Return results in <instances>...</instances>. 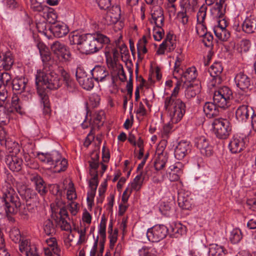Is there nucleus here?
Segmentation results:
<instances>
[{
	"mask_svg": "<svg viewBox=\"0 0 256 256\" xmlns=\"http://www.w3.org/2000/svg\"><path fill=\"white\" fill-rule=\"evenodd\" d=\"M168 232V229L165 226L156 225L148 230L146 235L150 241L158 242L166 238Z\"/></svg>",
	"mask_w": 256,
	"mask_h": 256,
	"instance_id": "obj_10",
	"label": "nucleus"
},
{
	"mask_svg": "<svg viewBox=\"0 0 256 256\" xmlns=\"http://www.w3.org/2000/svg\"><path fill=\"white\" fill-rule=\"evenodd\" d=\"M86 36V34H81L78 31L72 32L68 36L70 43L71 45L77 44L78 46V49L79 50V48L82 46Z\"/></svg>",
	"mask_w": 256,
	"mask_h": 256,
	"instance_id": "obj_24",
	"label": "nucleus"
},
{
	"mask_svg": "<svg viewBox=\"0 0 256 256\" xmlns=\"http://www.w3.org/2000/svg\"><path fill=\"white\" fill-rule=\"evenodd\" d=\"M194 144L203 156H208L212 154V146L210 145L206 137L201 136L196 138L194 140Z\"/></svg>",
	"mask_w": 256,
	"mask_h": 256,
	"instance_id": "obj_14",
	"label": "nucleus"
},
{
	"mask_svg": "<svg viewBox=\"0 0 256 256\" xmlns=\"http://www.w3.org/2000/svg\"><path fill=\"white\" fill-rule=\"evenodd\" d=\"M76 80H78L79 84H84V80L88 78L86 72L84 70L80 68H78L76 69Z\"/></svg>",
	"mask_w": 256,
	"mask_h": 256,
	"instance_id": "obj_41",
	"label": "nucleus"
},
{
	"mask_svg": "<svg viewBox=\"0 0 256 256\" xmlns=\"http://www.w3.org/2000/svg\"><path fill=\"white\" fill-rule=\"evenodd\" d=\"M232 98V90L227 86H224L214 92L213 102H206L204 106V111L210 118L218 114V107L226 108L230 106V101Z\"/></svg>",
	"mask_w": 256,
	"mask_h": 256,
	"instance_id": "obj_2",
	"label": "nucleus"
},
{
	"mask_svg": "<svg viewBox=\"0 0 256 256\" xmlns=\"http://www.w3.org/2000/svg\"><path fill=\"white\" fill-rule=\"evenodd\" d=\"M64 85L70 92H74L77 90L76 84L72 80L65 82Z\"/></svg>",
	"mask_w": 256,
	"mask_h": 256,
	"instance_id": "obj_54",
	"label": "nucleus"
},
{
	"mask_svg": "<svg viewBox=\"0 0 256 256\" xmlns=\"http://www.w3.org/2000/svg\"><path fill=\"white\" fill-rule=\"evenodd\" d=\"M196 72L195 68H189L183 73L182 82H184V84H192L191 82L194 80L196 78L197 74Z\"/></svg>",
	"mask_w": 256,
	"mask_h": 256,
	"instance_id": "obj_30",
	"label": "nucleus"
},
{
	"mask_svg": "<svg viewBox=\"0 0 256 256\" xmlns=\"http://www.w3.org/2000/svg\"><path fill=\"white\" fill-rule=\"evenodd\" d=\"M107 12L103 18L104 24L111 25L116 24L120 17V8L118 5L112 6L106 10Z\"/></svg>",
	"mask_w": 256,
	"mask_h": 256,
	"instance_id": "obj_13",
	"label": "nucleus"
},
{
	"mask_svg": "<svg viewBox=\"0 0 256 256\" xmlns=\"http://www.w3.org/2000/svg\"><path fill=\"white\" fill-rule=\"evenodd\" d=\"M50 156L51 157L50 166L54 165L56 162H58L62 159L60 154L56 151L53 152L52 154H50Z\"/></svg>",
	"mask_w": 256,
	"mask_h": 256,
	"instance_id": "obj_51",
	"label": "nucleus"
},
{
	"mask_svg": "<svg viewBox=\"0 0 256 256\" xmlns=\"http://www.w3.org/2000/svg\"><path fill=\"white\" fill-rule=\"evenodd\" d=\"M51 30L54 36L58 38H62L65 36L68 32V29L64 24L56 23L51 28Z\"/></svg>",
	"mask_w": 256,
	"mask_h": 256,
	"instance_id": "obj_28",
	"label": "nucleus"
},
{
	"mask_svg": "<svg viewBox=\"0 0 256 256\" xmlns=\"http://www.w3.org/2000/svg\"><path fill=\"white\" fill-rule=\"evenodd\" d=\"M92 78L97 82L112 80L114 83V76L110 74L108 71L103 66H96L91 70Z\"/></svg>",
	"mask_w": 256,
	"mask_h": 256,
	"instance_id": "obj_12",
	"label": "nucleus"
},
{
	"mask_svg": "<svg viewBox=\"0 0 256 256\" xmlns=\"http://www.w3.org/2000/svg\"><path fill=\"white\" fill-rule=\"evenodd\" d=\"M152 20L156 27L164 26V18L162 8L158 6H154L151 10Z\"/></svg>",
	"mask_w": 256,
	"mask_h": 256,
	"instance_id": "obj_22",
	"label": "nucleus"
},
{
	"mask_svg": "<svg viewBox=\"0 0 256 256\" xmlns=\"http://www.w3.org/2000/svg\"><path fill=\"white\" fill-rule=\"evenodd\" d=\"M37 204L34 202H26V204L24 203L22 204L20 202V198L16 194L14 190L11 205L13 208H16L14 214L18 211L19 214L22 219L28 220L29 218V214L34 212L36 211Z\"/></svg>",
	"mask_w": 256,
	"mask_h": 256,
	"instance_id": "obj_5",
	"label": "nucleus"
},
{
	"mask_svg": "<svg viewBox=\"0 0 256 256\" xmlns=\"http://www.w3.org/2000/svg\"><path fill=\"white\" fill-rule=\"evenodd\" d=\"M7 8L14 10L18 7V4L16 0H4Z\"/></svg>",
	"mask_w": 256,
	"mask_h": 256,
	"instance_id": "obj_60",
	"label": "nucleus"
},
{
	"mask_svg": "<svg viewBox=\"0 0 256 256\" xmlns=\"http://www.w3.org/2000/svg\"><path fill=\"white\" fill-rule=\"evenodd\" d=\"M38 48L44 64L45 65L49 64L52 60V54L48 48L42 42L38 43Z\"/></svg>",
	"mask_w": 256,
	"mask_h": 256,
	"instance_id": "obj_25",
	"label": "nucleus"
},
{
	"mask_svg": "<svg viewBox=\"0 0 256 256\" xmlns=\"http://www.w3.org/2000/svg\"><path fill=\"white\" fill-rule=\"evenodd\" d=\"M78 232L80 234V238L78 242V244L80 245L85 241V235L86 230V228L78 230Z\"/></svg>",
	"mask_w": 256,
	"mask_h": 256,
	"instance_id": "obj_62",
	"label": "nucleus"
},
{
	"mask_svg": "<svg viewBox=\"0 0 256 256\" xmlns=\"http://www.w3.org/2000/svg\"><path fill=\"white\" fill-rule=\"evenodd\" d=\"M8 94L5 89L0 90V106H6L8 104H10L8 100Z\"/></svg>",
	"mask_w": 256,
	"mask_h": 256,
	"instance_id": "obj_43",
	"label": "nucleus"
},
{
	"mask_svg": "<svg viewBox=\"0 0 256 256\" xmlns=\"http://www.w3.org/2000/svg\"><path fill=\"white\" fill-rule=\"evenodd\" d=\"M118 67L120 68V70L118 72V74L120 75L119 78L121 82H124L126 80V76L124 72L122 66V64H120Z\"/></svg>",
	"mask_w": 256,
	"mask_h": 256,
	"instance_id": "obj_63",
	"label": "nucleus"
},
{
	"mask_svg": "<svg viewBox=\"0 0 256 256\" xmlns=\"http://www.w3.org/2000/svg\"><path fill=\"white\" fill-rule=\"evenodd\" d=\"M112 52L114 60H112L110 58V62L108 64V65L109 66L114 68V65L116 64V60H118V58L119 56V53L118 51L115 48L112 49Z\"/></svg>",
	"mask_w": 256,
	"mask_h": 256,
	"instance_id": "obj_56",
	"label": "nucleus"
},
{
	"mask_svg": "<svg viewBox=\"0 0 256 256\" xmlns=\"http://www.w3.org/2000/svg\"><path fill=\"white\" fill-rule=\"evenodd\" d=\"M11 80L10 75L8 72H2L0 71V88L4 86V87L7 86L10 83Z\"/></svg>",
	"mask_w": 256,
	"mask_h": 256,
	"instance_id": "obj_40",
	"label": "nucleus"
},
{
	"mask_svg": "<svg viewBox=\"0 0 256 256\" xmlns=\"http://www.w3.org/2000/svg\"><path fill=\"white\" fill-rule=\"evenodd\" d=\"M14 59L9 53L4 54L0 51V68H3L6 70H10L13 64Z\"/></svg>",
	"mask_w": 256,
	"mask_h": 256,
	"instance_id": "obj_27",
	"label": "nucleus"
},
{
	"mask_svg": "<svg viewBox=\"0 0 256 256\" xmlns=\"http://www.w3.org/2000/svg\"><path fill=\"white\" fill-rule=\"evenodd\" d=\"M186 86L184 96L187 99H190L195 97L197 94L200 92V86L198 84H184Z\"/></svg>",
	"mask_w": 256,
	"mask_h": 256,
	"instance_id": "obj_29",
	"label": "nucleus"
},
{
	"mask_svg": "<svg viewBox=\"0 0 256 256\" xmlns=\"http://www.w3.org/2000/svg\"><path fill=\"white\" fill-rule=\"evenodd\" d=\"M20 99L17 96L13 97L12 98L11 107L14 108V110H15L17 112L22 114L23 111L22 108L19 104Z\"/></svg>",
	"mask_w": 256,
	"mask_h": 256,
	"instance_id": "obj_45",
	"label": "nucleus"
},
{
	"mask_svg": "<svg viewBox=\"0 0 256 256\" xmlns=\"http://www.w3.org/2000/svg\"><path fill=\"white\" fill-rule=\"evenodd\" d=\"M236 116L242 122H246L250 116L252 126L256 132V112H254L252 107L244 104L240 106L236 112Z\"/></svg>",
	"mask_w": 256,
	"mask_h": 256,
	"instance_id": "obj_8",
	"label": "nucleus"
},
{
	"mask_svg": "<svg viewBox=\"0 0 256 256\" xmlns=\"http://www.w3.org/2000/svg\"><path fill=\"white\" fill-rule=\"evenodd\" d=\"M102 161L104 162H108L110 160V154L108 150H106L104 146L102 148Z\"/></svg>",
	"mask_w": 256,
	"mask_h": 256,
	"instance_id": "obj_61",
	"label": "nucleus"
},
{
	"mask_svg": "<svg viewBox=\"0 0 256 256\" xmlns=\"http://www.w3.org/2000/svg\"><path fill=\"white\" fill-rule=\"evenodd\" d=\"M0 142L2 144H4L10 153L16 154L20 152V146L18 143L12 142L10 139H6L0 134Z\"/></svg>",
	"mask_w": 256,
	"mask_h": 256,
	"instance_id": "obj_26",
	"label": "nucleus"
},
{
	"mask_svg": "<svg viewBox=\"0 0 256 256\" xmlns=\"http://www.w3.org/2000/svg\"><path fill=\"white\" fill-rule=\"evenodd\" d=\"M214 30L216 36L222 41H227L230 37V32L226 28H214Z\"/></svg>",
	"mask_w": 256,
	"mask_h": 256,
	"instance_id": "obj_32",
	"label": "nucleus"
},
{
	"mask_svg": "<svg viewBox=\"0 0 256 256\" xmlns=\"http://www.w3.org/2000/svg\"><path fill=\"white\" fill-rule=\"evenodd\" d=\"M100 8L106 10L111 6V0H96Z\"/></svg>",
	"mask_w": 256,
	"mask_h": 256,
	"instance_id": "obj_49",
	"label": "nucleus"
},
{
	"mask_svg": "<svg viewBox=\"0 0 256 256\" xmlns=\"http://www.w3.org/2000/svg\"><path fill=\"white\" fill-rule=\"evenodd\" d=\"M59 72L62 78V82H64L65 83L72 80L70 76V74L66 72L64 68H60Z\"/></svg>",
	"mask_w": 256,
	"mask_h": 256,
	"instance_id": "obj_55",
	"label": "nucleus"
},
{
	"mask_svg": "<svg viewBox=\"0 0 256 256\" xmlns=\"http://www.w3.org/2000/svg\"><path fill=\"white\" fill-rule=\"evenodd\" d=\"M164 107L168 112L173 123H178L186 113V104L180 98L167 96L164 100Z\"/></svg>",
	"mask_w": 256,
	"mask_h": 256,
	"instance_id": "obj_4",
	"label": "nucleus"
},
{
	"mask_svg": "<svg viewBox=\"0 0 256 256\" xmlns=\"http://www.w3.org/2000/svg\"><path fill=\"white\" fill-rule=\"evenodd\" d=\"M13 194L14 189L10 188L6 190L2 197H0V219L6 214L7 216L9 214H14L16 208H13L11 205Z\"/></svg>",
	"mask_w": 256,
	"mask_h": 256,
	"instance_id": "obj_6",
	"label": "nucleus"
},
{
	"mask_svg": "<svg viewBox=\"0 0 256 256\" xmlns=\"http://www.w3.org/2000/svg\"><path fill=\"white\" fill-rule=\"evenodd\" d=\"M60 227L62 230L66 231L70 230L72 232L71 226L70 224L65 220V218H62L60 220Z\"/></svg>",
	"mask_w": 256,
	"mask_h": 256,
	"instance_id": "obj_57",
	"label": "nucleus"
},
{
	"mask_svg": "<svg viewBox=\"0 0 256 256\" xmlns=\"http://www.w3.org/2000/svg\"><path fill=\"white\" fill-rule=\"evenodd\" d=\"M44 230L45 234L48 236L55 234L56 229L52 220L48 219L44 222Z\"/></svg>",
	"mask_w": 256,
	"mask_h": 256,
	"instance_id": "obj_37",
	"label": "nucleus"
},
{
	"mask_svg": "<svg viewBox=\"0 0 256 256\" xmlns=\"http://www.w3.org/2000/svg\"><path fill=\"white\" fill-rule=\"evenodd\" d=\"M225 250L222 246L218 244L212 245L208 248V254L212 256H222L225 254Z\"/></svg>",
	"mask_w": 256,
	"mask_h": 256,
	"instance_id": "obj_35",
	"label": "nucleus"
},
{
	"mask_svg": "<svg viewBox=\"0 0 256 256\" xmlns=\"http://www.w3.org/2000/svg\"><path fill=\"white\" fill-rule=\"evenodd\" d=\"M202 36L204 37L203 42L205 46L210 47L212 45L213 36L210 33L204 34Z\"/></svg>",
	"mask_w": 256,
	"mask_h": 256,
	"instance_id": "obj_52",
	"label": "nucleus"
},
{
	"mask_svg": "<svg viewBox=\"0 0 256 256\" xmlns=\"http://www.w3.org/2000/svg\"><path fill=\"white\" fill-rule=\"evenodd\" d=\"M50 48L57 57H60L64 62H70L72 59V54L70 48L64 44L56 41L51 45Z\"/></svg>",
	"mask_w": 256,
	"mask_h": 256,
	"instance_id": "obj_11",
	"label": "nucleus"
},
{
	"mask_svg": "<svg viewBox=\"0 0 256 256\" xmlns=\"http://www.w3.org/2000/svg\"><path fill=\"white\" fill-rule=\"evenodd\" d=\"M242 30L248 34H252L256 29V24L250 18H246L242 25Z\"/></svg>",
	"mask_w": 256,
	"mask_h": 256,
	"instance_id": "obj_33",
	"label": "nucleus"
},
{
	"mask_svg": "<svg viewBox=\"0 0 256 256\" xmlns=\"http://www.w3.org/2000/svg\"><path fill=\"white\" fill-rule=\"evenodd\" d=\"M138 174L134 178L133 182L131 184V188L130 189V193L132 192V190L136 191L139 190L142 186L144 177L143 176V171L138 172Z\"/></svg>",
	"mask_w": 256,
	"mask_h": 256,
	"instance_id": "obj_31",
	"label": "nucleus"
},
{
	"mask_svg": "<svg viewBox=\"0 0 256 256\" xmlns=\"http://www.w3.org/2000/svg\"><path fill=\"white\" fill-rule=\"evenodd\" d=\"M10 236L11 240L15 243H18L21 241L20 232L17 228L12 230L10 232Z\"/></svg>",
	"mask_w": 256,
	"mask_h": 256,
	"instance_id": "obj_46",
	"label": "nucleus"
},
{
	"mask_svg": "<svg viewBox=\"0 0 256 256\" xmlns=\"http://www.w3.org/2000/svg\"><path fill=\"white\" fill-rule=\"evenodd\" d=\"M68 162L67 160L63 158L58 162H56L54 164V168L55 170L58 172H60L62 171H64L67 168Z\"/></svg>",
	"mask_w": 256,
	"mask_h": 256,
	"instance_id": "obj_42",
	"label": "nucleus"
},
{
	"mask_svg": "<svg viewBox=\"0 0 256 256\" xmlns=\"http://www.w3.org/2000/svg\"><path fill=\"white\" fill-rule=\"evenodd\" d=\"M34 185L36 190L42 196L45 195L48 192L46 184L43 178L38 174H32L30 178Z\"/></svg>",
	"mask_w": 256,
	"mask_h": 256,
	"instance_id": "obj_21",
	"label": "nucleus"
},
{
	"mask_svg": "<svg viewBox=\"0 0 256 256\" xmlns=\"http://www.w3.org/2000/svg\"><path fill=\"white\" fill-rule=\"evenodd\" d=\"M167 160L168 157L164 156L163 153L158 154L154 163L155 169L156 170H162L164 167Z\"/></svg>",
	"mask_w": 256,
	"mask_h": 256,
	"instance_id": "obj_34",
	"label": "nucleus"
},
{
	"mask_svg": "<svg viewBox=\"0 0 256 256\" xmlns=\"http://www.w3.org/2000/svg\"><path fill=\"white\" fill-rule=\"evenodd\" d=\"M191 152L190 142L186 140L180 142L174 148V156L178 160H182Z\"/></svg>",
	"mask_w": 256,
	"mask_h": 256,
	"instance_id": "obj_17",
	"label": "nucleus"
},
{
	"mask_svg": "<svg viewBox=\"0 0 256 256\" xmlns=\"http://www.w3.org/2000/svg\"><path fill=\"white\" fill-rule=\"evenodd\" d=\"M37 92L43 104V112L45 116H49L51 112L48 95L45 91L46 88L56 90L62 85V80L54 72H46L40 71L36 77Z\"/></svg>",
	"mask_w": 256,
	"mask_h": 256,
	"instance_id": "obj_1",
	"label": "nucleus"
},
{
	"mask_svg": "<svg viewBox=\"0 0 256 256\" xmlns=\"http://www.w3.org/2000/svg\"><path fill=\"white\" fill-rule=\"evenodd\" d=\"M214 131L216 137L220 139H226L232 130L229 121L225 118H215L212 122Z\"/></svg>",
	"mask_w": 256,
	"mask_h": 256,
	"instance_id": "obj_7",
	"label": "nucleus"
},
{
	"mask_svg": "<svg viewBox=\"0 0 256 256\" xmlns=\"http://www.w3.org/2000/svg\"><path fill=\"white\" fill-rule=\"evenodd\" d=\"M154 38L156 41L160 40L164 34V30L162 28V26L156 27V28H154Z\"/></svg>",
	"mask_w": 256,
	"mask_h": 256,
	"instance_id": "obj_47",
	"label": "nucleus"
},
{
	"mask_svg": "<svg viewBox=\"0 0 256 256\" xmlns=\"http://www.w3.org/2000/svg\"><path fill=\"white\" fill-rule=\"evenodd\" d=\"M5 162L9 169L14 172H19L22 169V160L14 154L6 156L5 158Z\"/></svg>",
	"mask_w": 256,
	"mask_h": 256,
	"instance_id": "obj_16",
	"label": "nucleus"
},
{
	"mask_svg": "<svg viewBox=\"0 0 256 256\" xmlns=\"http://www.w3.org/2000/svg\"><path fill=\"white\" fill-rule=\"evenodd\" d=\"M242 238V236L238 232L233 231L232 232L231 237L230 238L232 242L236 244Z\"/></svg>",
	"mask_w": 256,
	"mask_h": 256,
	"instance_id": "obj_58",
	"label": "nucleus"
},
{
	"mask_svg": "<svg viewBox=\"0 0 256 256\" xmlns=\"http://www.w3.org/2000/svg\"><path fill=\"white\" fill-rule=\"evenodd\" d=\"M223 70V68L220 62H216L211 66L210 72L211 76H218L220 75Z\"/></svg>",
	"mask_w": 256,
	"mask_h": 256,
	"instance_id": "obj_38",
	"label": "nucleus"
},
{
	"mask_svg": "<svg viewBox=\"0 0 256 256\" xmlns=\"http://www.w3.org/2000/svg\"><path fill=\"white\" fill-rule=\"evenodd\" d=\"M93 78L88 77L84 80L83 83H80V84L84 88L87 90L92 89L94 86V83Z\"/></svg>",
	"mask_w": 256,
	"mask_h": 256,
	"instance_id": "obj_48",
	"label": "nucleus"
},
{
	"mask_svg": "<svg viewBox=\"0 0 256 256\" xmlns=\"http://www.w3.org/2000/svg\"><path fill=\"white\" fill-rule=\"evenodd\" d=\"M156 249L154 248L143 247L139 250L140 256H157Z\"/></svg>",
	"mask_w": 256,
	"mask_h": 256,
	"instance_id": "obj_39",
	"label": "nucleus"
},
{
	"mask_svg": "<svg viewBox=\"0 0 256 256\" xmlns=\"http://www.w3.org/2000/svg\"><path fill=\"white\" fill-rule=\"evenodd\" d=\"M78 204L77 203L73 202H71L69 204L70 210L71 214L74 216L76 215L78 212Z\"/></svg>",
	"mask_w": 256,
	"mask_h": 256,
	"instance_id": "obj_64",
	"label": "nucleus"
},
{
	"mask_svg": "<svg viewBox=\"0 0 256 256\" xmlns=\"http://www.w3.org/2000/svg\"><path fill=\"white\" fill-rule=\"evenodd\" d=\"M128 70L130 73V78L128 82L126 84V89L128 90H133V84H132V74H133V70L129 66H128Z\"/></svg>",
	"mask_w": 256,
	"mask_h": 256,
	"instance_id": "obj_59",
	"label": "nucleus"
},
{
	"mask_svg": "<svg viewBox=\"0 0 256 256\" xmlns=\"http://www.w3.org/2000/svg\"><path fill=\"white\" fill-rule=\"evenodd\" d=\"M14 112V108L11 104L4 106H0V124L6 125L10 122V116Z\"/></svg>",
	"mask_w": 256,
	"mask_h": 256,
	"instance_id": "obj_23",
	"label": "nucleus"
},
{
	"mask_svg": "<svg viewBox=\"0 0 256 256\" xmlns=\"http://www.w3.org/2000/svg\"><path fill=\"white\" fill-rule=\"evenodd\" d=\"M16 186L18 194L26 202L38 204L37 194L34 190L20 182H16Z\"/></svg>",
	"mask_w": 256,
	"mask_h": 256,
	"instance_id": "obj_9",
	"label": "nucleus"
},
{
	"mask_svg": "<svg viewBox=\"0 0 256 256\" xmlns=\"http://www.w3.org/2000/svg\"><path fill=\"white\" fill-rule=\"evenodd\" d=\"M178 202L182 209L189 210L194 204V200L189 192L181 190L178 193Z\"/></svg>",
	"mask_w": 256,
	"mask_h": 256,
	"instance_id": "obj_15",
	"label": "nucleus"
},
{
	"mask_svg": "<svg viewBox=\"0 0 256 256\" xmlns=\"http://www.w3.org/2000/svg\"><path fill=\"white\" fill-rule=\"evenodd\" d=\"M110 42V38L100 33L87 34L79 50L86 54H94L99 51L104 44H108Z\"/></svg>",
	"mask_w": 256,
	"mask_h": 256,
	"instance_id": "obj_3",
	"label": "nucleus"
},
{
	"mask_svg": "<svg viewBox=\"0 0 256 256\" xmlns=\"http://www.w3.org/2000/svg\"><path fill=\"white\" fill-rule=\"evenodd\" d=\"M28 80L24 77H16L9 84H12L13 92L17 94H21L26 91Z\"/></svg>",
	"mask_w": 256,
	"mask_h": 256,
	"instance_id": "obj_19",
	"label": "nucleus"
},
{
	"mask_svg": "<svg viewBox=\"0 0 256 256\" xmlns=\"http://www.w3.org/2000/svg\"><path fill=\"white\" fill-rule=\"evenodd\" d=\"M147 43V40L146 36H144L142 40H140L137 44V50L138 58L142 60V58L140 57V52H142L144 54L147 52V49L146 44Z\"/></svg>",
	"mask_w": 256,
	"mask_h": 256,
	"instance_id": "obj_36",
	"label": "nucleus"
},
{
	"mask_svg": "<svg viewBox=\"0 0 256 256\" xmlns=\"http://www.w3.org/2000/svg\"><path fill=\"white\" fill-rule=\"evenodd\" d=\"M208 248L206 247L199 248L192 253V256H208Z\"/></svg>",
	"mask_w": 256,
	"mask_h": 256,
	"instance_id": "obj_53",
	"label": "nucleus"
},
{
	"mask_svg": "<svg viewBox=\"0 0 256 256\" xmlns=\"http://www.w3.org/2000/svg\"><path fill=\"white\" fill-rule=\"evenodd\" d=\"M38 159L48 164L50 166L51 162V157L50 156V154L49 153H38Z\"/></svg>",
	"mask_w": 256,
	"mask_h": 256,
	"instance_id": "obj_50",
	"label": "nucleus"
},
{
	"mask_svg": "<svg viewBox=\"0 0 256 256\" xmlns=\"http://www.w3.org/2000/svg\"><path fill=\"white\" fill-rule=\"evenodd\" d=\"M207 8L203 5L199 9L197 14V20L198 23L203 24L206 16Z\"/></svg>",
	"mask_w": 256,
	"mask_h": 256,
	"instance_id": "obj_44",
	"label": "nucleus"
},
{
	"mask_svg": "<svg viewBox=\"0 0 256 256\" xmlns=\"http://www.w3.org/2000/svg\"><path fill=\"white\" fill-rule=\"evenodd\" d=\"M246 140V138L234 136L228 144L231 152L234 154L240 152L245 147Z\"/></svg>",
	"mask_w": 256,
	"mask_h": 256,
	"instance_id": "obj_20",
	"label": "nucleus"
},
{
	"mask_svg": "<svg viewBox=\"0 0 256 256\" xmlns=\"http://www.w3.org/2000/svg\"><path fill=\"white\" fill-rule=\"evenodd\" d=\"M234 81L236 86L242 91L246 92L248 90L251 89V80L243 72L238 74L235 76Z\"/></svg>",
	"mask_w": 256,
	"mask_h": 256,
	"instance_id": "obj_18",
	"label": "nucleus"
}]
</instances>
